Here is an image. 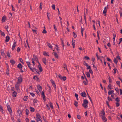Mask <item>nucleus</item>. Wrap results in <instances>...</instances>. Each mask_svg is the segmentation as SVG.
Listing matches in <instances>:
<instances>
[{
    "label": "nucleus",
    "mask_w": 122,
    "mask_h": 122,
    "mask_svg": "<svg viewBox=\"0 0 122 122\" xmlns=\"http://www.w3.org/2000/svg\"><path fill=\"white\" fill-rule=\"evenodd\" d=\"M81 95L83 97H86V94L85 92H82L81 94Z\"/></svg>",
    "instance_id": "7"
},
{
    "label": "nucleus",
    "mask_w": 122,
    "mask_h": 122,
    "mask_svg": "<svg viewBox=\"0 0 122 122\" xmlns=\"http://www.w3.org/2000/svg\"><path fill=\"white\" fill-rule=\"evenodd\" d=\"M6 17L4 16L3 17L2 19V22H4L6 20Z\"/></svg>",
    "instance_id": "22"
},
{
    "label": "nucleus",
    "mask_w": 122,
    "mask_h": 122,
    "mask_svg": "<svg viewBox=\"0 0 122 122\" xmlns=\"http://www.w3.org/2000/svg\"><path fill=\"white\" fill-rule=\"evenodd\" d=\"M28 98V97L26 96H25L23 98L24 100L25 101H27V100Z\"/></svg>",
    "instance_id": "24"
},
{
    "label": "nucleus",
    "mask_w": 122,
    "mask_h": 122,
    "mask_svg": "<svg viewBox=\"0 0 122 122\" xmlns=\"http://www.w3.org/2000/svg\"><path fill=\"white\" fill-rule=\"evenodd\" d=\"M39 64V65L38 66V68L39 70L41 72L42 71V67L41 66V65L39 62L38 63Z\"/></svg>",
    "instance_id": "8"
},
{
    "label": "nucleus",
    "mask_w": 122,
    "mask_h": 122,
    "mask_svg": "<svg viewBox=\"0 0 122 122\" xmlns=\"http://www.w3.org/2000/svg\"><path fill=\"white\" fill-rule=\"evenodd\" d=\"M30 69L33 72H34L35 71L37 72V71H38L37 69L34 68H32L31 67Z\"/></svg>",
    "instance_id": "10"
},
{
    "label": "nucleus",
    "mask_w": 122,
    "mask_h": 122,
    "mask_svg": "<svg viewBox=\"0 0 122 122\" xmlns=\"http://www.w3.org/2000/svg\"><path fill=\"white\" fill-rule=\"evenodd\" d=\"M17 95V93L15 91H14L13 93L12 96L14 97H15Z\"/></svg>",
    "instance_id": "19"
},
{
    "label": "nucleus",
    "mask_w": 122,
    "mask_h": 122,
    "mask_svg": "<svg viewBox=\"0 0 122 122\" xmlns=\"http://www.w3.org/2000/svg\"><path fill=\"white\" fill-rule=\"evenodd\" d=\"M20 84L19 82H17L15 86V88L16 90H20L19 87L20 86Z\"/></svg>",
    "instance_id": "3"
},
{
    "label": "nucleus",
    "mask_w": 122,
    "mask_h": 122,
    "mask_svg": "<svg viewBox=\"0 0 122 122\" xmlns=\"http://www.w3.org/2000/svg\"><path fill=\"white\" fill-rule=\"evenodd\" d=\"M115 101L117 102H119L120 101V98L118 97H117L115 99Z\"/></svg>",
    "instance_id": "27"
},
{
    "label": "nucleus",
    "mask_w": 122,
    "mask_h": 122,
    "mask_svg": "<svg viewBox=\"0 0 122 122\" xmlns=\"http://www.w3.org/2000/svg\"><path fill=\"white\" fill-rule=\"evenodd\" d=\"M7 109H11L9 105H7Z\"/></svg>",
    "instance_id": "61"
},
{
    "label": "nucleus",
    "mask_w": 122,
    "mask_h": 122,
    "mask_svg": "<svg viewBox=\"0 0 122 122\" xmlns=\"http://www.w3.org/2000/svg\"><path fill=\"white\" fill-rule=\"evenodd\" d=\"M54 55L57 58H58V56L56 53L55 52L54 53Z\"/></svg>",
    "instance_id": "32"
},
{
    "label": "nucleus",
    "mask_w": 122,
    "mask_h": 122,
    "mask_svg": "<svg viewBox=\"0 0 122 122\" xmlns=\"http://www.w3.org/2000/svg\"><path fill=\"white\" fill-rule=\"evenodd\" d=\"M43 54L45 56H49V55L46 52H44Z\"/></svg>",
    "instance_id": "35"
},
{
    "label": "nucleus",
    "mask_w": 122,
    "mask_h": 122,
    "mask_svg": "<svg viewBox=\"0 0 122 122\" xmlns=\"http://www.w3.org/2000/svg\"><path fill=\"white\" fill-rule=\"evenodd\" d=\"M114 62L116 63V64L117 62L118 61L117 59L116 58H114Z\"/></svg>",
    "instance_id": "36"
},
{
    "label": "nucleus",
    "mask_w": 122,
    "mask_h": 122,
    "mask_svg": "<svg viewBox=\"0 0 122 122\" xmlns=\"http://www.w3.org/2000/svg\"><path fill=\"white\" fill-rule=\"evenodd\" d=\"M101 118L104 122H107V119L105 117V112L103 111L102 112Z\"/></svg>",
    "instance_id": "1"
},
{
    "label": "nucleus",
    "mask_w": 122,
    "mask_h": 122,
    "mask_svg": "<svg viewBox=\"0 0 122 122\" xmlns=\"http://www.w3.org/2000/svg\"><path fill=\"white\" fill-rule=\"evenodd\" d=\"M77 118L79 119H81V117L79 115H77Z\"/></svg>",
    "instance_id": "54"
},
{
    "label": "nucleus",
    "mask_w": 122,
    "mask_h": 122,
    "mask_svg": "<svg viewBox=\"0 0 122 122\" xmlns=\"http://www.w3.org/2000/svg\"><path fill=\"white\" fill-rule=\"evenodd\" d=\"M26 62L29 68L30 69L31 67L30 66V62L29 61H27Z\"/></svg>",
    "instance_id": "18"
},
{
    "label": "nucleus",
    "mask_w": 122,
    "mask_h": 122,
    "mask_svg": "<svg viewBox=\"0 0 122 122\" xmlns=\"http://www.w3.org/2000/svg\"><path fill=\"white\" fill-rule=\"evenodd\" d=\"M114 70V73L115 74L116 73L117 69L116 68H114L113 69Z\"/></svg>",
    "instance_id": "60"
},
{
    "label": "nucleus",
    "mask_w": 122,
    "mask_h": 122,
    "mask_svg": "<svg viewBox=\"0 0 122 122\" xmlns=\"http://www.w3.org/2000/svg\"><path fill=\"white\" fill-rule=\"evenodd\" d=\"M66 77L63 76L62 77V78H61V80L65 81L66 80Z\"/></svg>",
    "instance_id": "39"
},
{
    "label": "nucleus",
    "mask_w": 122,
    "mask_h": 122,
    "mask_svg": "<svg viewBox=\"0 0 122 122\" xmlns=\"http://www.w3.org/2000/svg\"><path fill=\"white\" fill-rule=\"evenodd\" d=\"M104 9L103 10V14H106V13L107 12V9L106 7H105L104 8Z\"/></svg>",
    "instance_id": "16"
},
{
    "label": "nucleus",
    "mask_w": 122,
    "mask_h": 122,
    "mask_svg": "<svg viewBox=\"0 0 122 122\" xmlns=\"http://www.w3.org/2000/svg\"><path fill=\"white\" fill-rule=\"evenodd\" d=\"M53 26H54V28L55 29V31L56 32L57 31V30L56 28V26L55 25H54Z\"/></svg>",
    "instance_id": "47"
},
{
    "label": "nucleus",
    "mask_w": 122,
    "mask_h": 122,
    "mask_svg": "<svg viewBox=\"0 0 122 122\" xmlns=\"http://www.w3.org/2000/svg\"><path fill=\"white\" fill-rule=\"evenodd\" d=\"M30 110L31 112H33L34 111V109L32 107H30Z\"/></svg>",
    "instance_id": "26"
},
{
    "label": "nucleus",
    "mask_w": 122,
    "mask_h": 122,
    "mask_svg": "<svg viewBox=\"0 0 122 122\" xmlns=\"http://www.w3.org/2000/svg\"><path fill=\"white\" fill-rule=\"evenodd\" d=\"M17 112L19 114L20 116H21V112L19 110H18L17 111Z\"/></svg>",
    "instance_id": "14"
},
{
    "label": "nucleus",
    "mask_w": 122,
    "mask_h": 122,
    "mask_svg": "<svg viewBox=\"0 0 122 122\" xmlns=\"http://www.w3.org/2000/svg\"><path fill=\"white\" fill-rule=\"evenodd\" d=\"M114 92L112 90V91H109L108 92V94L109 95H110L113 94Z\"/></svg>",
    "instance_id": "20"
},
{
    "label": "nucleus",
    "mask_w": 122,
    "mask_h": 122,
    "mask_svg": "<svg viewBox=\"0 0 122 122\" xmlns=\"http://www.w3.org/2000/svg\"><path fill=\"white\" fill-rule=\"evenodd\" d=\"M25 112L26 115H28L29 112V110L28 109H26V110Z\"/></svg>",
    "instance_id": "40"
},
{
    "label": "nucleus",
    "mask_w": 122,
    "mask_h": 122,
    "mask_svg": "<svg viewBox=\"0 0 122 122\" xmlns=\"http://www.w3.org/2000/svg\"><path fill=\"white\" fill-rule=\"evenodd\" d=\"M86 74L87 76V77H90V75L88 72H86Z\"/></svg>",
    "instance_id": "31"
},
{
    "label": "nucleus",
    "mask_w": 122,
    "mask_h": 122,
    "mask_svg": "<svg viewBox=\"0 0 122 122\" xmlns=\"http://www.w3.org/2000/svg\"><path fill=\"white\" fill-rule=\"evenodd\" d=\"M108 88H109L110 89H111V85L110 84H109V85L108 86Z\"/></svg>",
    "instance_id": "62"
},
{
    "label": "nucleus",
    "mask_w": 122,
    "mask_h": 122,
    "mask_svg": "<svg viewBox=\"0 0 122 122\" xmlns=\"http://www.w3.org/2000/svg\"><path fill=\"white\" fill-rule=\"evenodd\" d=\"M86 67L88 69H91V67L87 65Z\"/></svg>",
    "instance_id": "49"
},
{
    "label": "nucleus",
    "mask_w": 122,
    "mask_h": 122,
    "mask_svg": "<svg viewBox=\"0 0 122 122\" xmlns=\"http://www.w3.org/2000/svg\"><path fill=\"white\" fill-rule=\"evenodd\" d=\"M7 56L8 57H10V56L9 52H8L7 53Z\"/></svg>",
    "instance_id": "58"
},
{
    "label": "nucleus",
    "mask_w": 122,
    "mask_h": 122,
    "mask_svg": "<svg viewBox=\"0 0 122 122\" xmlns=\"http://www.w3.org/2000/svg\"><path fill=\"white\" fill-rule=\"evenodd\" d=\"M84 64L85 66H87V65H88V64L85 61L84 62Z\"/></svg>",
    "instance_id": "64"
},
{
    "label": "nucleus",
    "mask_w": 122,
    "mask_h": 122,
    "mask_svg": "<svg viewBox=\"0 0 122 122\" xmlns=\"http://www.w3.org/2000/svg\"><path fill=\"white\" fill-rule=\"evenodd\" d=\"M52 84L53 86L54 87V88L56 87V85L55 83L54 82H53L52 83Z\"/></svg>",
    "instance_id": "50"
},
{
    "label": "nucleus",
    "mask_w": 122,
    "mask_h": 122,
    "mask_svg": "<svg viewBox=\"0 0 122 122\" xmlns=\"http://www.w3.org/2000/svg\"><path fill=\"white\" fill-rule=\"evenodd\" d=\"M47 46L50 48H51V49H52V46L49 43H47Z\"/></svg>",
    "instance_id": "30"
},
{
    "label": "nucleus",
    "mask_w": 122,
    "mask_h": 122,
    "mask_svg": "<svg viewBox=\"0 0 122 122\" xmlns=\"http://www.w3.org/2000/svg\"><path fill=\"white\" fill-rule=\"evenodd\" d=\"M41 117L40 116V115L38 113L36 114V119L40 118Z\"/></svg>",
    "instance_id": "28"
},
{
    "label": "nucleus",
    "mask_w": 122,
    "mask_h": 122,
    "mask_svg": "<svg viewBox=\"0 0 122 122\" xmlns=\"http://www.w3.org/2000/svg\"><path fill=\"white\" fill-rule=\"evenodd\" d=\"M18 82H17L20 83L22 81V79L21 76L18 78Z\"/></svg>",
    "instance_id": "4"
},
{
    "label": "nucleus",
    "mask_w": 122,
    "mask_h": 122,
    "mask_svg": "<svg viewBox=\"0 0 122 122\" xmlns=\"http://www.w3.org/2000/svg\"><path fill=\"white\" fill-rule=\"evenodd\" d=\"M37 102V100L36 99H35L34 100L33 102H34V103H36Z\"/></svg>",
    "instance_id": "48"
},
{
    "label": "nucleus",
    "mask_w": 122,
    "mask_h": 122,
    "mask_svg": "<svg viewBox=\"0 0 122 122\" xmlns=\"http://www.w3.org/2000/svg\"><path fill=\"white\" fill-rule=\"evenodd\" d=\"M10 39V37L9 36H7L6 37L5 42H8L9 41Z\"/></svg>",
    "instance_id": "11"
},
{
    "label": "nucleus",
    "mask_w": 122,
    "mask_h": 122,
    "mask_svg": "<svg viewBox=\"0 0 122 122\" xmlns=\"http://www.w3.org/2000/svg\"><path fill=\"white\" fill-rule=\"evenodd\" d=\"M20 61L21 63L22 64H24V63L23 62V60L21 58H20Z\"/></svg>",
    "instance_id": "37"
},
{
    "label": "nucleus",
    "mask_w": 122,
    "mask_h": 122,
    "mask_svg": "<svg viewBox=\"0 0 122 122\" xmlns=\"http://www.w3.org/2000/svg\"><path fill=\"white\" fill-rule=\"evenodd\" d=\"M83 83L85 85H86L87 84V81H83Z\"/></svg>",
    "instance_id": "59"
},
{
    "label": "nucleus",
    "mask_w": 122,
    "mask_h": 122,
    "mask_svg": "<svg viewBox=\"0 0 122 122\" xmlns=\"http://www.w3.org/2000/svg\"><path fill=\"white\" fill-rule=\"evenodd\" d=\"M0 34L1 35L3 36H5V34L4 32H1L0 33Z\"/></svg>",
    "instance_id": "42"
},
{
    "label": "nucleus",
    "mask_w": 122,
    "mask_h": 122,
    "mask_svg": "<svg viewBox=\"0 0 122 122\" xmlns=\"http://www.w3.org/2000/svg\"><path fill=\"white\" fill-rule=\"evenodd\" d=\"M46 107L47 109L49 110H50V108L49 107V106L47 104H46Z\"/></svg>",
    "instance_id": "57"
},
{
    "label": "nucleus",
    "mask_w": 122,
    "mask_h": 122,
    "mask_svg": "<svg viewBox=\"0 0 122 122\" xmlns=\"http://www.w3.org/2000/svg\"><path fill=\"white\" fill-rule=\"evenodd\" d=\"M58 46L57 45H55V47L56 48V49L57 51H58L59 50V48L58 47Z\"/></svg>",
    "instance_id": "51"
},
{
    "label": "nucleus",
    "mask_w": 122,
    "mask_h": 122,
    "mask_svg": "<svg viewBox=\"0 0 122 122\" xmlns=\"http://www.w3.org/2000/svg\"><path fill=\"white\" fill-rule=\"evenodd\" d=\"M16 45V42H14L12 46V50H13L15 49Z\"/></svg>",
    "instance_id": "5"
},
{
    "label": "nucleus",
    "mask_w": 122,
    "mask_h": 122,
    "mask_svg": "<svg viewBox=\"0 0 122 122\" xmlns=\"http://www.w3.org/2000/svg\"><path fill=\"white\" fill-rule=\"evenodd\" d=\"M41 95L42 96V97L43 100H44L45 99V96L44 95V93L43 92H42L41 94Z\"/></svg>",
    "instance_id": "15"
},
{
    "label": "nucleus",
    "mask_w": 122,
    "mask_h": 122,
    "mask_svg": "<svg viewBox=\"0 0 122 122\" xmlns=\"http://www.w3.org/2000/svg\"><path fill=\"white\" fill-rule=\"evenodd\" d=\"M9 69L8 68H7V70H6V74L7 75H9Z\"/></svg>",
    "instance_id": "38"
},
{
    "label": "nucleus",
    "mask_w": 122,
    "mask_h": 122,
    "mask_svg": "<svg viewBox=\"0 0 122 122\" xmlns=\"http://www.w3.org/2000/svg\"><path fill=\"white\" fill-rule=\"evenodd\" d=\"M52 9L53 10H55V5H53L52 6Z\"/></svg>",
    "instance_id": "53"
},
{
    "label": "nucleus",
    "mask_w": 122,
    "mask_h": 122,
    "mask_svg": "<svg viewBox=\"0 0 122 122\" xmlns=\"http://www.w3.org/2000/svg\"><path fill=\"white\" fill-rule=\"evenodd\" d=\"M49 103L50 104V107H51V109H53V105L52 104V103H51V102Z\"/></svg>",
    "instance_id": "29"
},
{
    "label": "nucleus",
    "mask_w": 122,
    "mask_h": 122,
    "mask_svg": "<svg viewBox=\"0 0 122 122\" xmlns=\"http://www.w3.org/2000/svg\"><path fill=\"white\" fill-rule=\"evenodd\" d=\"M20 51V49L19 47H18L17 49V52H19Z\"/></svg>",
    "instance_id": "63"
},
{
    "label": "nucleus",
    "mask_w": 122,
    "mask_h": 122,
    "mask_svg": "<svg viewBox=\"0 0 122 122\" xmlns=\"http://www.w3.org/2000/svg\"><path fill=\"white\" fill-rule=\"evenodd\" d=\"M32 62L34 65L35 64V61L39 63V62L38 61V59L37 57L35 56L34 55L33 56V57L32 59Z\"/></svg>",
    "instance_id": "2"
},
{
    "label": "nucleus",
    "mask_w": 122,
    "mask_h": 122,
    "mask_svg": "<svg viewBox=\"0 0 122 122\" xmlns=\"http://www.w3.org/2000/svg\"><path fill=\"white\" fill-rule=\"evenodd\" d=\"M42 3L41 2V3L40 4V6L39 8H40L41 10L42 8Z\"/></svg>",
    "instance_id": "43"
},
{
    "label": "nucleus",
    "mask_w": 122,
    "mask_h": 122,
    "mask_svg": "<svg viewBox=\"0 0 122 122\" xmlns=\"http://www.w3.org/2000/svg\"><path fill=\"white\" fill-rule=\"evenodd\" d=\"M82 105L85 108H87L88 107L87 104L83 103Z\"/></svg>",
    "instance_id": "21"
},
{
    "label": "nucleus",
    "mask_w": 122,
    "mask_h": 122,
    "mask_svg": "<svg viewBox=\"0 0 122 122\" xmlns=\"http://www.w3.org/2000/svg\"><path fill=\"white\" fill-rule=\"evenodd\" d=\"M78 104V102H75L74 103V105L76 107H77L78 106V105H77Z\"/></svg>",
    "instance_id": "56"
},
{
    "label": "nucleus",
    "mask_w": 122,
    "mask_h": 122,
    "mask_svg": "<svg viewBox=\"0 0 122 122\" xmlns=\"http://www.w3.org/2000/svg\"><path fill=\"white\" fill-rule=\"evenodd\" d=\"M73 37L74 38H76L77 36L76 34L74 32H73Z\"/></svg>",
    "instance_id": "45"
},
{
    "label": "nucleus",
    "mask_w": 122,
    "mask_h": 122,
    "mask_svg": "<svg viewBox=\"0 0 122 122\" xmlns=\"http://www.w3.org/2000/svg\"><path fill=\"white\" fill-rule=\"evenodd\" d=\"M107 59L108 61H110L111 63H112V61L108 57H107Z\"/></svg>",
    "instance_id": "41"
},
{
    "label": "nucleus",
    "mask_w": 122,
    "mask_h": 122,
    "mask_svg": "<svg viewBox=\"0 0 122 122\" xmlns=\"http://www.w3.org/2000/svg\"><path fill=\"white\" fill-rule=\"evenodd\" d=\"M89 73H90L91 74L93 73V71H92V70L91 69H90L89 71Z\"/></svg>",
    "instance_id": "55"
},
{
    "label": "nucleus",
    "mask_w": 122,
    "mask_h": 122,
    "mask_svg": "<svg viewBox=\"0 0 122 122\" xmlns=\"http://www.w3.org/2000/svg\"><path fill=\"white\" fill-rule=\"evenodd\" d=\"M116 36V35L115 34H113V42H114L115 41V37Z\"/></svg>",
    "instance_id": "33"
},
{
    "label": "nucleus",
    "mask_w": 122,
    "mask_h": 122,
    "mask_svg": "<svg viewBox=\"0 0 122 122\" xmlns=\"http://www.w3.org/2000/svg\"><path fill=\"white\" fill-rule=\"evenodd\" d=\"M64 66H65L64 67H63L65 68V69H66V70L67 71H68L67 69V67H66V64H65L64 65Z\"/></svg>",
    "instance_id": "46"
},
{
    "label": "nucleus",
    "mask_w": 122,
    "mask_h": 122,
    "mask_svg": "<svg viewBox=\"0 0 122 122\" xmlns=\"http://www.w3.org/2000/svg\"><path fill=\"white\" fill-rule=\"evenodd\" d=\"M42 32L43 33L45 34L46 33H47V31L45 29H44L43 30Z\"/></svg>",
    "instance_id": "52"
},
{
    "label": "nucleus",
    "mask_w": 122,
    "mask_h": 122,
    "mask_svg": "<svg viewBox=\"0 0 122 122\" xmlns=\"http://www.w3.org/2000/svg\"><path fill=\"white\" fill-rule=\"evenodd\" d=\"M17 67L19 69H21L22 67V66L20 63H19L17 65Z\"/></svg>",
    "instance_id": "12"
},
{
    "label": "nucleus",
    "mask_w": 122,
    "mask_h": 122,
    "mask_svg": "<svg viewBox=\"0 0 122 122\" xmlns=\"http://www.w3.org/2000/svg\"><path fill=\"white\" fill-rule=\"evenodd\" d=\"M42 61L43 63L45 65H46V60L45 58H44L42 59Z\"/></svg>",
    "instance_id": "6"
},
{
    "label": "nucleus",
    "mask_w": 122,
    "mask_h": 122,
    "mask_svg": "<svg viewBox=\"0 0 122 122\" xmlns=\"http://www.w3.org/2000/svg\"><path fill=\"white\" fill-rule=\"evenodd\" d=\"M1 53L2 56H4L5 55L4 50V49H2L1 50Z\"/></svg>",
    "instance_id": "17"
},
{
    "label": "nucleus",
    "mask_w": 122,
    "mask_h": 122,
    "mask_svg": "<svg viewBox=\"0 0 122 122\" xmlns=\"http://www.w3.org/2000/svg\"><path fill=\"white\" fill-rule=\"evenodd\" d=\"M85 58L86 60H89L90 59V58L89 57L87 56H86L85 57Z\"/></svg>",
    "instance_id": "44"
},
{
    "label": "nucleus",
    "mask_w": 122,
    "mask_h": 122,
    "mask_svg": "<svg viewBox=\"0 0 122 122\" xmlns=\"http://www.w3.org/2000/svg\"><path fill=\"white\" fill-rule=\"evenodd\" d=\"M37 122H42V121L40 118L36 119Z\"/></svg>",
    "instance_id": "34"
},
{
    "label": "nucleus",
    "mask_w": 122,
    "mask_h": 122,
    "mask_svg": "<svg viewBox=\"0 0 122 122\" xmlns=\"http://www.w3.org/2000/svg\"><path fill=\"white\" fill-rule=\"evenodd\" d=\"M7 110H8V111H9V113L10 114V115H11L12 110L11 108L10 109H7Z\"/></svg>",
    "instance_id": "23"
},
{
    "label": "nucleus",
    "mask_w": 122,
    "mask_h": 122,
    "mask_svg": "<svg viewBox=\"0 0 122 122\" xmlns=\"http://www.w3.org/2000/svg\"><path fill=\"white\" fill-rule=\"evenodd\" d=\"M88 102L87 100H84L83 101V103H84L86 104H87L88 103Z\"/></svg>",
    "instance_id": "25"
},
{
    "label": "nucleus",
    "mask_w": 122,
    "mask_h": 122,
    "mask_svg": "<svg viewBox=\"0 0 122 122\" xmlns=\"http://www.w3.org/2000/svg\"><path fill=\"white\" fill-rule=\"evenodd\" d=\"M10 62L12 65H14L15 63V62L13 59H12L10 61Z\"/></svg>",
    "instance_id": "13"
},
{
    "label": "nucleus",
    "mask_w": 122,
    "mask_h": 122,
    "mask_svg": "<svg viewBox=\"0 0 122 122\" xmlns=\"http://www.w3.org/2000/svg\"><path fill=\"white\" fill-rule=\"evenodd\" d=\"M37 88L39 91H41L42 90V88L41 86L40 85H38L37 86Z\"/></svg>",
    "instance_id": "9"
}]
</instances>
